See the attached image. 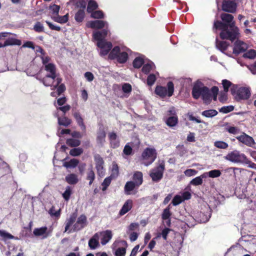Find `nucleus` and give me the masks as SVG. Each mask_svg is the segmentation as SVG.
I'll return each instance as SVG.
<instances>
[{"label": "nucleus", "mask_w": 256, "mask_h": 256, "mask_svg": "<svg viewBox=\"0 0 256 256\" xmlns=\"http://www.w3.org/2000/svg\"><path fill=\"white\" fill-rule=\"evenodd\" d=\"M222 21L216 20L214 24V29H220V36L222 39L228 40L233 42L240 36L239 29L236 26L234 16L230 14L223 13L220 15Z\"/></svg>", "instance_id": "f257e3e1"}, {"label": "nucleus", "mask_w": 256, "mask_h": 256, "mask_svg": "<svg viewBox=\"0 0 256 256\" xmlns=\"http://www.w3.org/2000/svg\"><path fill=\"white\" fill-rule=\"evenodd\" d=\"M192 96L195 99H198L202 96L206 102H210L211 98V94L209 89L199 81L196 82L194 86Z\"/></svg>", "instance_id": "f03ea898"}, {"label": "nucleus", "mask_w": 256, "mask_h": 256, "mask_svg": "<svg viewBox=\"0 0 256 256\" xmlns=\"http://www.w3.org/2000/svg\"><path fill=\"white\" fill-rule=\"evenodd\" d=\"M224 158L228 161L236 164H250V167L254 168L255 164L252 163L246 156L241 153L240 151L234 150L228 152V154L224 157Z\"/></svg>", "instance_id": "7ed1b4c3"}, {"label": "nucleus", "mask_w": 256, "mask_h": 256, "mask_svg": "<svg viewBox=\"0 0 256 256\" xmlns=\"http://www.w3.org/2000/svg\"><path fill=\"white\" fill-rule=\"evenodd\" d=\"M232 95L237 101L248 100L251 95L250 90L247 87H238L237 85L232 86L230 88Z\"/></svg>", "instance_id": "20e7f679"}, {"label": "nucleus", "mask_w": 256, "mask_h": 256, "mask_svg": "<svg viewBox=\"0 0 256 256\" xmlns=\"http://www.w3.org/2000/svg\"><path fill=\"white\" fill-rule=\"evenodd\" d=\"M156 158V150L154 148H147L142 152V164L146 166L151 164Z\"/></svg>", "instance_id": "39448f33"}, {"label": "nucleus", "mask_w": 256, "mask_h": 256, "mask_svg": "<svg viewBox=\"0 0 256 256\" xmlns=\"http://www.w3.org/2000/svg\"><path fill=\"white\" fill-rule=\"evenodd\" d=\"M174 91V85L172 82H169L167 84V88L162 86H156L154 92L156 94L161 98L166 96H172Z\"/></svg>", "instance_id": "423d86ee"}, {"label": "nucleus", "mask_w": 256, "mask_h": 256, "mask_svg": "<svg viewBox=\"0 0 256 256\" xmlns=\"http://www.w3.org/2000/svg\"><path fill=\"white\" fill-rule=\"evenodd\" d=\"M164 170V162H162L158 166L152 169L150 174L152 180L156 182L160 181L162 178Z\"/></svg>", "instance_id": "0eeeda50"}, {"label": "nucleus", "mask_w": 256, "mask_h": 256, "mask_svg": "<svg viewBox=\"0 0 256 256\" xmlns=\"http://www.w3.org/2000/svg\"><path fill=\"white\" fill-rule=\"evenodd\" d=\"M41 82L46 86H52L54 82L56 81V84L54 85V88L52 90H54L57 88V86L61 82L62 79L58 77L46 75L41 80Z\"/></svg>", "instance_id": "6e6552de"}, {"label": "nucleus", "mask_w": 256, "mask_h": 256, "mask_svg": "<svg viewBox=\"0 0 256 256\" xmlns=\"http://www.w3.org/2000/svg\"><path fill=\"white\" fill-rule=\"evenodd\" d=\"M97 46L100 48V54L101 56L106 55L112 48V44L110 42L106 40H101L97 42Z\"/></svg>", "instance_id": "1a4fd4ad"}, {"label": "nucleus", "mask_w": 256, "mask_h": 256, "mask_svg": "<svg viewBox=\"0 0 256 256\" xmlns=\"http://www.w3.org/2000/svg\"><path fill=\"white\" fill-rule=\"evenodd\" d=\"M236 9V4L234 0H224L222 2V10L226 12L234 13Z\"/></svg>", "instance_id": "9d476101"}, {"label": "nucleus", "mask_w": 256, "mask_h": 256, "mask_svg": "<svg viewBox=\"0 0 256 256\" xmlns=\"http://www.w3.org/2000/svg\"><path fill=\"white\" fill-rule=\"evenodd\" d=\"M248 48L246 44L240 40H237L234 44L233 53L236 54L245 52Z\"/></svg>", "instance_id": "9b49d317"}, {"label": "nucleus", "mask_w": 256, "mask_h": 256, "mask_svg": "<svg viewBox=\"0 0 256 256\" xmlns=\"http://www.w3.org/2000/svg\"><path fill=\"white\" fill-rule=\"evenodd\" d=\"M236 138L239 142L248 146L251 147L254 144V138L245 133H243L242 134L237 136Z\"/></svg>", "instance_id": "f8f14e48"}, {"label": "nucleus", "mask_w": 256, "mask_h": 256, "mask_svg": "<svg viewBox=\"0 0 256 256\" xmlns=\"http://www.w3.org/2000/svg\"><path fill=\"white\" fill-rule=\"evenodd\" d=\"M94 158L96 163V168L98 174L100 176H103L104 174L103 166L104 162L103 159L99 154H96Z\"/></svg>", "instance_id": "ddd939ff"}, {"label": "nucleus", "mask_w": 256, "mask_h": 256, "mask_svg": "<svg viewBox=\"0 0 256 256\" xmlns=\"http://www.w3.org/2000/svg\"><path fill=\"white\" fill-rule=\"evenodd\" d=\"M86 224V218L84 214L80 215L76 222L74 225V230H79L84 228Z\"/></svg>", "instance_id": "4468645a"}, {"label": "nucleus", "mask_w": 256, "mask_h": 256, "mask_svg": "<svg viewBox=\"0 0 256 256\" xmlns=\"http://www.w3.org/2000/svg\"><path fill=\"white\" fill-rule=\"evenodd\" d=\"M98 233L100 236H102L101 238V244L102 245L106 244L112 239V232L110 230H106Z\"/></svg>", "instance_id": "2eb2a0df"}, {"label": "nucleus", "mask_w": 256, "mask_h": 256, "mask_svg": "<svg viewBox=\"0 0 256 256\" xmlns=\"http://www.w3.org/2000/svg\"><path fill=\"white\" fill-rule=\"evenodd\" d=\"M99 233H96L94 236L89 240L88 246L90 249L94 250L99 246Z\"/></svg>", "instance_id": "dca6fc26"}, {"label": "nucleus", "mask_w": 256, "mask_h": 256, "mask_svg": "<svg viewBox=\"0 0 256 256\" xmlns=\"http://www.w3.org/2000/svg\"><path fill=\"white\" fill-rule=\"evenodd\" d=\"M106 24V22L100 20H96L88 22L87 24V26L92 28L100 29L104 28Z\"/></svg>", "instance_id": "f3484780"}, {"label": "nucleus", "mask_w": 256, "mask_h": 256, "mask_svg": "<svg viewBox=\"0 0 256 256\" xmlns=\"http://www.w3.org/2000/svg\"><path fill=\"white\" fill-rule=\"evenodd\" d=\"M47 230L48 228L46 226L36 228L34 230L33 233L35 236H42V238H45L49 236V234L47 232Z\"/></svg>", "instance_id": "a211bd4d"}, {"label": "nucleus", "mask_w": 256, "mask_h": 256, "mask_svg": "<svg viewBox=\"0 0 256 256\" xmlns=\"http://www.w3.org/2000/svg\"><path fill=\"white\" fill-rule=\"evenodd\" d=\"M44 70L48 72L46 75L58 77L56 66L53 64H47L45 66Z\"/></svg>", "instance_id": "6ab92c4d"}, {"label": "nucleus", "mask_w": 256, "mask_h": 256, "mask_svg": "<svg viewBox=\"0 0 256 256\" xmlns=\"http://www.w3.org/2000/svg\"><path fill=\"white\" fill-rule=\"evenodd\" d=\"M132 206V201L131 200H128L123 205L120 211V216H123L131 210Z\"/></svg>", "instance_id": "aec40b11"}, {"label": "nucleus", "mask_w": 256, "mask_h": 256, "mask_svg": "<svg viewBox=\"0 0 256 256\" xmlns=\"http://www.w3.org/2000/svg\"><path fill=\"white\" fill-rule=\"evenodd\" d=\"M108 34V30H104L101 32H96L93 34V36L94 40L98 42L105 40L104 38Z\"/></svg>", "instance_id": "412c9836"}, {"label": "nucleus", "mask_w": 256, "mask_h": 256, "mask_svg": "<svg viewBox=\"0 0 256 256\" xmlns=\"http://www.w3.org/2000/svg\"><path fill=\"white\" fill-rule=\"evenodd\" d=\"M65 180L70 184H76L79 180L78 176L74 174H68L65 178Z\"/></svg>", "instance_id": "4be33fe9"}, {"label": "nucleus", "mask_w": 256, "mask_h": 256, "mask_svg": "<svg viewBox=\"0 0 256 256\" xmlns=\"http://www.w3.org/2000/svg\"><path fill=\"white\" fill-rule=\"evenodd\" d=\"M81 6L82 7V10H79L75 15V20L78 22H81L84 20V17L85 12L84 9L86 6V3L84 2V4H82Z\"/></svg>", "instance_id": "5701e85b"}, {"label": "nucleus", "mask_w": 256, "mask_h": 256, "mask_svg": "<svg viewBox=\"0 0 256 256\" xmlns=\"http://www.w3.org/2000/svg\"><path fill=\"white\" fill-rule=\"evenodd\" d=\"M207 177V174H203L199 176H197L192 179L190 182V184L193 186H199L202 184V179Z\"/></svg>", "instance_id": "b1692460"}, {"label": "nucleus", "mask_w": 256, "mask_h": 256, "mask_svg": "<svg viewBox=\"0 0 256 256\" xmlns=\"http://www.w3.org/2000/svg\"><path fill=\"white\" fill-rule=\"evenodd\" d=\"M170 206L169 205L166 208L164 209L163 212L162 214V218L164 220H168L167 224L168 226H170V218L172 215V213L170 212Z\"/></svg>", "instance_id": "393cba45"}, {"label": "nucleus", "mask_w": 256, "mask_h": 256, "mask_svg": "<svg viewBox=\"0 0 256 256\" xmlns=\"http://www.w3.org/2000/svg\"><path fill=\"white\" fill-rule=\"evenodd\" d=\"M68 14H66L63 16H60L58 14L56 16H52V18L57 22L60 24H64L68 21Z\"/></svg>", "instance_id": "a878e982"}, {"label": "nucleus", "mask_w": 256, "mask_h": 256, "mask_svg": "<svg viewBox=\"0 0 256 256\" xmlns=\"http://www.w3.org/2000/svg\"><path fill=\"white\" fill-rule=\"evenodd\" d=\"M134 182L136 184L137 186H139L143 182L142 174L140 172H136L133 176Z\"/></svg>", "instance_id": "bb28decb"}, {"label": "nucleus", "mask_w": 256, "mask_h": 256, "mask_svg": "<svg viewBox=\"0 0 256 256\" xmlns=\"http://www.w3.org/2000/svg\"><path fill=\"white\" fill-rule=\"evenodd\" d=\"M136 187H138L137 185L134 182L130 181L126 183L124 186L125 193L128 195L131 193L130 192L134 190Z\"/></svg>", "instance_id": "cd10ccee"}, {"label": "nucleus", "mask_w": 256, "mask_h": 256, "mask_svg": "<svg viewBox=\"0 0 256 256\" xmlns=\"http://www.w3.org/2000/svg\"><path fill=\"white\" fill-rule=\"evenodd\" d=\"M76 213L74 212L70 216L69 218L66 220L64 230L65 232H66L68 230L69 228L74 224L76 220Z\"/></svg>", "instance_id": "c85d7f7f"}, {"label": "nucleus", "mask_w": 256, "mask_h": 256, "mask_svg": "<svg viewBox=\"0 0 256 256\" xmlns=\"http://www.w3.org/2000/svg\"><path fill=\"white\" fill-rule=\"evenodd\" d=\"M55 116L58 118V124L60 126H68L71 123L70 120L66 117L64 116L62 118H60L57 114H56Z\"/></svg>", "instance_id": "c756f323"}, {"label": "nucleus", "mask_w": 256, "mask_h": 256, "mask_svg": "<svg viewBox=\"0 0 256 256\" xmlns=\"http://www.w3.org/2000/svg\"><path fill=\"white\" fill-rule=\"evenodd\" d=\"M166 124L170 126L173 127L176 126L178 122V118L177 116H169L166 122Z\"/></svg>", "instance_id": "7c9ffc66"}, {"label": "nucleus", "mask_w": 256, "mask_h": 256, "mask_svg": "<svg viewBox=\"0 0 256 256\" xmlns=\"http://www.w3.org/2000/svg\"><path fill=\"white\" fill-rule=\"evenodd\" d=\"M20 44L21 41L14 38H8L4 42V46H6L12 45L20 46Z\"/></svg>", "instance_id": "2f4dec72"}, {"label": "nucleus", "mask_w": 256, "mask_h": 256, "mask_svg": "<svg viewBox=\"0 0 256 256\" xmlns=\"http://www.w3.org/2000/svg\"><path fill=\"white\" fill-rule=\"evenodd\" d=\"M228 44L227 42L225 41H220V40H216V46L220 50L223 52L225 50L228 46Z\"/></svg>", "instance_id": "473e14b6"}, {"label": "nucleus", "mask_w": 256, "mask_h": 256, "mask_svg": "<svg viewBox=\"0 0 256 256\" xmlns=\"http://www.w3.org/2000/svg\"><path fill=\"white\" fill-rule=\"evenodd\" d=\"M128 58V54L127 52H120L116 60L120 63H124L127 60Z\"/></svg>", "instance_id": "72a5a7b5"}, {"label": "nucleus", "mask_w": 256, "mask_h": 256, "mask_svg": "<svg viewBox=\"0 0 256 256\" xmlns=\"http://www.w3.org/2000/svg\"><path fill=\"white\" fill-rule=\"evenodd\" d=\"M106 133L104 130L100 131L98 134L97 142L102 145L105 141Z\"/></svg>", "instance_id": "f704fd0d"}, {"label": "nucleus", "mask_w": 256, "mask_h": 256, "mask_svg": "<svg viewBox=\"0 0 256 256\" xmlns=\"http://www.w3.org/2000/svg\"><path fill=\"white\" fill-rule=\"evenodd\" d=\"M120 52V48L115 46L110 52L108 57L110 59H116Z\"/></svg>", "instance_id": "c9c22d12"}, {"label": "nucleus", "mask_w": 256, "mask_h": 256, "mask_svg": "<svg viewBox=\"0 0 256 256\" xmlns=\"http://www.w3.org/2000/svg\"><path fill=\"white\" fill-rule=\"evenodd\" d=\"M98 5L97 3L92 0L89 1L87 8V12L89 13H91L94 12V10L97 8Z\"/></svg>", "instance_id": "e433bc0d"}, {"label": "nucleus", "mask_w": 256, "mask_h": 256, "mask_svg": "<svg viewBox=\"0 0 256 256\" xmlns=\"http://www.w3.org/2000/svg\"><path fill=\"white\" fill-rule=\"evenodd\" d=\"M218 114V112L214 110H209L202 112V114L206 118H212Z\"/></svg>", "instance_id": "4c0bfd02"}, {"label": "nucleus", "mask_w": 256, "mask_h": 256, "mask_svg": "<svg viewBox=\"0 0 256 256\" xmlns=\"http://www.w3.org/2000/svg\"><path fill=\"white\" fill-rule=\"evenodd\" d=\"M74 116L76 118L78 124L80 126H81L82 130H84L86 126L83 122V119L81 117L80 114L78 112H75L74 114Z\"/></svg>", "instance_id": "58836bf2"}, {"label": "nucleus", "mask_w": 256, "mask_h": 256, "mask_svg": "<svg viewBox=\"0 0 256 256\" xmlns=\"http://www.w3.org/2000/svg\"><path fill=\"white\" fill-rule=\"evenodd\" d=\"M78 164V160L76 159L73 158L70 160L69 162L64 163V166L66 168H75Z\"/></svg>", "instance_id": "ea45409f"}, {"label": "nucleus", "mask_w": 256, "mask_h": 256, "mask_svg": "<svg viewBox=\"0 0 256 256\" xmlns=\"http://www.w3.org/2000/svg\"><path fill=\"white\" fill-rule=\"evenodd\" d=\"M204 174H207V176H208L210 178H214L220 176L221 174V172L218 170H214Z\"/></svg>", "instance_id": "a19ab883"}, {"label": "nucleus", "mask_w": 256, "mask_h": 256, "mask_svg": "<svg viewBox=\"0 0 256 256\" xmlns=\"http://www.w3.org/2000/svg\"><path fill=\"white\" fill-rule=\"evenodd\" d=\"M112 176H110L106 178L103 182L102 183V190L104 191L106 190L107 188L110 186V182H112Z\"/></svg>", "instance_id": "79ce46f5"}, {"label": "nucleus", "mask_w": 256, "mask_h": 256, "mask_svg": "<svg viewBox=\"0 0 256 256\" xmlns=\"http://www.w3.org/2000/svg\"><path fill=\"white\" fill-rule=\"evenodd\" d=\"M144 63V60L140 57L136 58L133 62V66L135 68H140Z\"/></svg>", "instance_id": "37998d69"}, {"label": "nucleus", "mask_w": 256, "mask_h": 256, "mask_svg": "<svg viewBox=\"0 0 256 256\" xmlns=\"http://www.w3.org/2000/svg\"><path fill=\"white\" fill-rule=\"evenodd\" d=\"M80 144V141L77 139L70 138L66 140V144L72 147L78 146Z\"/></svg>", "instance_id": "c03bdc74"}, {"label": "nucleus", "mask_w": 256, "mask_h": 256, "mask_svg": "<svg viewBox=\"0 0 256 256\" xmlns=\"http://www.w3.org/2000/svg\"><path fill=\"white\" fill-rule=\"evenodd\" d=\"M95 178V174L92 170V167L88 170L87 174V180H89V184L91 185Z\"/></svg>", "instance_id": "a18cd8bd"}, {"label": "nucleus", "mask_w": 256, "mask_h": 256, "mask_svg": "<svg viewBox=\"0 0 256 256\" xmlns=\"http://www.w3.org/2000/svg\"><path fill=\"white\" fill-rule=\"evenodd\" d=\"M214 146L220 149H226L228 146V144L223 141H216L214 142Z\"/></svg>", "instance_id": "49530a36"}, {"label": "nucleus", "mask_w": 256, "mask_h": 256, "mask_svg": "<svg viewBox=\"0 0 256 256\" xmlns=\"http://www.w3.org/2000/svg\"><path fill=\"white\" fill-rule=\"evenodd\" d=\"M243 56L250 59L254 58L256 57V51L254 50H250L243 54Z\"/></svg>", "instance_id": "de8ad7c7"}, {"label": "nucleus", "mask_w": 256, "mask_h": 256, "mask_svg": "<svg viewBox=\"0 0 256 256\" xmlns=\"http://www.w3.org/2000/svg\"><path fill=\"white\" fill-rule=\"evenodd\" d=\"M48 213L52 216L58 218L60 214V208L58 210H56L55 207L52 206L49 210Z\"/></svg>", "instance_id": "09e8293b"}, {"label": "nucleus", "mask_w": 256, "mask_h": 256, "mask_svg": "<svg viewBox=\"0 0 256 256\" xmlns=\"http://www.w3.org/2000/svg\"><path fill=\"white\" fill-rule=\"evenodd\" d=\"M222 84L224 87V91L226 92H227L228 91L229 88L230 87L231 88L232 87V86L234 85L232 84L230 81L227 80H222Z\"/></svg>", "instance_id": "8fccbe9b"}, {"label": "nucleus", "mask_w": 256, "mask_h": 256, "mask_svg": "<svg viewBox=\"0 0 256 256\" xmlns=\"http://www.w3.org/2000/svg\"><path fill=\"white\" fill-rule=\"evenodd\" d=\"M103 12L101 10H96L91 12V17L94 18H101L104 17Z\"/></svg>", "instance_id": "3c124183"}, {"label": "nucleus", "mask_w": 256, "mask_h": 256, "mask_svg": "<svg viewBox=\"0 0 256 256\" xmlns=\"http://www.w3.org/2000/svg\"><path fill=\"white\" fill-rule=\"evenodd\" d=\"M82 152V150L81 148H74L71 150L70 152V154L71 156H76L80 155Z\"/></svg>", "instance_id": "603ef678"}, {"label": "nucleus", "mask_w": 256, "mask_h": 256, "mask_svg": "<svg viewBox=\"0 0 256 256\" xmlns=\"http://www.w3.org/2000/svg\"><path fill=\"white\" fill-rule=\"evenodd\" d=\"M60 6L56 5V4H53L52 6H50V9L52 11V16H56L58 14V12L60 10Z\"/></svg>", "instance_id": "864d4df0"}, {"label": "nucleus", "mask_w": 256, "mask_h": 256, "mask_svg": "<svg viewBox=\"0 0 256 256\" xmlns=\"http://www.w3.org/2000/svg\"><path fill=\"white\" fill-rule=\"evenodd\" d=\"M0 236L6 239H13L14 236L4 230H0Z\"/></svg>", "instance_id": "5fc2aeb1"}, {"label": "nucleus", "mask_w": 256, "mask_h": 256, "mask_svg": "<svg viewBox=\"0 0 256 256\" xmlns=\"http://www.w3.org/2000/svg\"><path fill=\"white\" fill-rule=\"evenodd\" d=\"M183 201L182 197L179 195H176L173 198L172 203L174 206H177Z\"/></svg>", "instance_id": "6e6d98bb"}, {"label": "nucleus", "mask_w": 256, "mask_h": 256, "mask_svg": "<svg viewBox=\"0 0 256 256\" xmlns=\"http://www.w3.org/2000/svg\"><path fill=\"white\" fill-rule=\"evenodd\" d=\"M156 80V76L154 74L149 75L147 78V84L148 86H152L154 84Z\"/></svg>", "instance_id": "4d7b16f0"}, {"label": "nucleus", "mask_w": 256, "mask_h": 256, "mask_svg": "<svg viewBox=\"0 0 256 256\" xmlns=\"http://www.w3.org/2000/svg\"><path fill=\"white\" fill-rule=\"evenodd\" d=\"M72 191L70 187L67 186L65 192L62 194V196L66 200H69Z\"/></svg>", "instance_id": "13d9d810"}, {"label": "nucleus", "mask_w": 256, "mask_h": 256, "mask_svg": "<svg viewBox=\"0 0 256 256\" xmlns=\"http://www.w3.org/2000/svg\"><path fill=\"white\" fill-rule=\"evenodd\" d=\"M126 250L124 248H119L115 252L116 256H124Z\"/></svg>", "instance_id": "bf43d9fd"}, {"label": "nucleus", "mask_w": 256, "mask_h": 256, "mask_svg": "<svg viewBox=\"0 0 256 256\" xmlns=\"http://www.w3.org/2000/svg\"><path fill=\"white\" fill-rule=\"evenodd\" d=\"M123 152L126 156L131 155L132 154V149L128 144H126L124 148Z\"/></svg>", "instance_id": "052dcab7"}, {"label": "nucleus", "mask_w": 256, "mask_h": 256, "mask_svg": "<svg viewBox=\"0 0 256 256\" xmlns=\"http://www.w3.org/2000/svg\"><path fill=\"white\" fill-rule=\"evenodd\" d=\"M153 66V64H144L142 68V71L145 73L147 74L150 72V70L152 69Z\"/></svg>", "instance_id": "680f3d73"}, {"label": "nucleus", "mask_w": 256, "mask_h": 256, "mask_svg": "<svg viewBox=\"0 0 256 256\" xmlns=\"http://www.w3.org/2000/svg\"><path fill=\"white\" fill-rule=\"evenodd\" d=\"M34 29L36 32H42L44 31V26L40 22H37L34 26Z\"/></svg>", "instance_id": "e2e57ef3"}, {"label": "nucleus", "mask_w": 256, "mask_h": 256, "mask_svg": "<svg viewBox=\"0 0 256 256\" xmlns=\"http://www.w3.org/2000/svg\"><path fill=\"white\" fill-rule=\"evenodd\" d=\"M122 90L124 93H130L132 91V86L129 84H124L122 86Z\"/></svg>", "instance_id": "0e129e2a"}, {"label": "nucleus", "mask_w": 256, "mask_h": 256, "mask_svg": "<svg viewBox=\"0 0 256 256\" xmlns=\"http://www.w3.org/2000/svg\"><path fill=\"white\" fill-rule=\"evenodd\" d=\"M186 176H191L196 175L198 172L194 169H188L184 172Z\"/></svg>", "instance_id": "69168bd1"}, {"label": "nucleus", "mask_w": 256, "mask_h": 256, "mask_svg": "<svg viewBox=\"0 0 256 256\" xmlns=\"http://www.w3.org/2000/svg\"><path fill=\"white\" fill-rule=\"evenodd\" d=\"M226 130L230 134H237L239 132V129L234 126H230L226 128Z\"/></svg>", "instance_id": "338daca9"}, {"label": "nucleus", "mask_w": 256, "mask_h": 256, "mask_svg": "<svg viewBox=\"0 0 256 256\" xmlns=\"http://www.w3.org/2000/svg\"><path fill=\"white\" fill-rule=\"evenodd\" d=\"M234 110V107L232 106H224L221 108L220 112L224 113H228Z\"/></svg>", "instance_id": "774afa93"}]
</instances>
